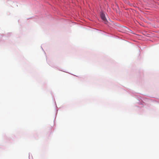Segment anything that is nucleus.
<instances>
[{"instance_id":"nucleus-1","label":"nucleus","mask_w":159,"mask_h":159,"mask_svg":"<svg viewBox=\"0 0 159 159\" xmlns=\"http://www.w3.org/2000/svg\"><path fill=\"white\" fill-rule=\"evenodd\" d=\"M100 15L102 19L105 24H107V21L106 18L104 13L102 12L101 13Z\"/></svg>"}]
</instances>
